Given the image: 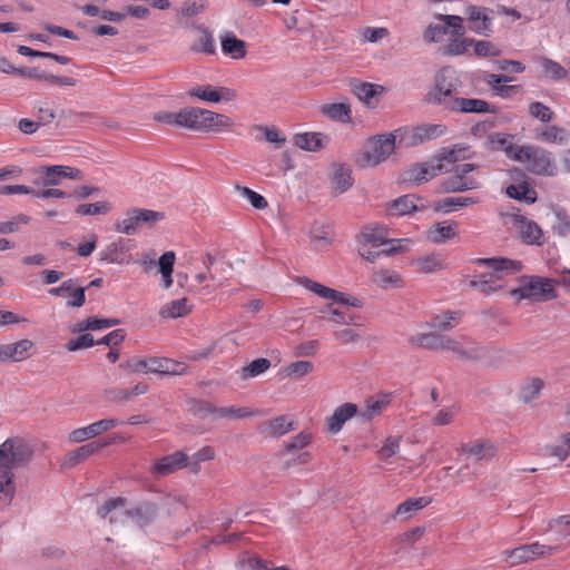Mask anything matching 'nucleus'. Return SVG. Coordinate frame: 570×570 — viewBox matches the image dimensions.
<instances>
[{"mask_svg": "<svg viewBox=\"0 0 570 570\" xmlns=\"http://www.w3.org/2000/svg\"><path fill=\"white\" fill-rule=\"evenodd\" d=\"M33 455V445L22 436L8 438L0 444V505H9L14 498L13 470L28 466Z\"/></svg>", "mask_w": 570, "mask_h": 570, "instance_id": "f257e3e1", "label": "nucleus"}, {"mask_svg": "<svg viewBox=\"0 0 570 570\" xmlns=\"http://www.w3.org/2000/svg\"><path fill=\"white\" fill-rule=\"evenodd\" d=\"M98 514L107 519L110 523H126L130 521L137 527H145L155 520L157 507L151 502H140L131 509H125L124 498H114L107 500L99 509Z\"/></svg>", "mask_w": 570, "mask_h": 570, "instance_id": "f03ea898", "label": "nucleus"}, {"mask_svg": "<svg viewBox=\"0 0 570 570\" xmlns=\"http://www.w3.org/2000/svg\"><path fill=\"white\" fill-rule=\"evenodd\" d=\"M515 154L514 160L525 164L527 169L539 176L553 177L558 174V167L551 151L534 145H524Z\"/></svg>", "mask_w": 570, "mask_h": 570, "instance_id": "7ed1b4c3", "label": "nucleus"}, {"mask_svg": "<svg viewBox=\"0 0 570 570\" xmlns=\"http://www.w3.org/2000/svg\"><path fill=\"white\" fill-rule=\"evenodd\" d=\"M395 149V136L379 135L370 138L365 144L363 151L358 156L357 163L362 167H374L385 161Z\"/></svg>", "mask_w": 570, "mask_h": 570, "instance_id": "20e7f679", "label": "nucleus"}, {"mask_svg": "<svg viewBox=\"0 0 570 570\" xmlns=\"http://www.w3.org/2000/svg\"><path fill=\"white\" fill-rule=\"evenodd\" d=\"M456 90V79L450 69L441 70L435 77L434 87L428 92L426 100L432 105L442 106L443 109H450Z\"/></svg>", "mask_w": 570, "mask_h": 570, "instance_id": "39448f33", "label": "nucleus"}, {"mask_svg": "<svg viewBox=\"0 0 570 570\" xmlns=\"http://www.w3.org/2000/svg\"><path fill=\"white\" fill-rule=\"evenodd\" d=\"M478 167L475 164L468 163L453 167L452 174L442 181L443 190L446 193H463L480 188V180L470 175Z\"/></svg>", "mask_w": 570, "mask_h": 570, "instance_id": "423d86ee", "label": "nucleus"}, {"mask_svg": "<svg viewBox=\"0 0 570 570\" xmlns=\"http://www.w3.org/2000/svg\"><path fill=\"white\" fill-rule=\"evenodd\" d=\"M510 295L518 301L530 299L534 302L548 301L554 297L552 282L543 277H531L518 288L510 291Z\"/></svg>", "mask_w": 570, "mask_h": 570, "instance_id": "0eeeda50", "label": "nucleus"}, {"mask_svg": "<svg viewBox=\"0 0 570 570\" xmlns=\"http://www.w3.org/2000/svg\"><path fill=\"white\" fill-rule=\"evenodd\" d=\"M558 550V547L541 544L533 542L530 544H523L514 549L503 551L502 556L505 562L511 567L533 561L540 557H547L553 554Z\"/></svg>", "mask_w": 570, "mask_h": 570, "instance_id": "6e6552de", "label": "nucleus"}, {"mask_svg": "<svg viewBox=\"0 0 570 570\" xmlns=\"http://www.w3.org/2000/svg\"><path fill=\"white\" fill-rule=\"evenodd\" d=\"M479 265H488L493 269V274L490 275V279H483L479 282H472L471 285L478 287L481 293L489 295L497 291V287H492L490 282L495 277L500 278V273H514L521 269L522 264L519 261H512L508 258H476L474 261Z\"/></svg>", "mask_w": 570, "mask_h": 570, "instance_id": "1a4fd4ad", "label": "nucleus"}, {"mask_svg": "<svg viewBox=\"0 0 570 570\" xmlns=\"http://www.w3.org/2000/svg\"><path fill=\"white\" fill-rule=\"evenodd\" d=\"M436 19L442 23H430L423 33V38L428 42H439L450 32L451 36H463V19L454 14H438Z\"/></svg>", "mask_w": 570, "mask_h": 570, "instance_id": "9d476101", "label": "nucleus"}, {"mask_svg": "<svg viewBox=\"0 0 570 570\" xmlns=\"http://www.w3.org/2000/svg\"><path fill=\"white\" fill-rule=\"evenodd\" d=\"M164 218V214L151 209H134L128 213L127 217L116 223L117 232L134 235L138 226L144 224H155Z\"/></svg>", "mask_w": 570, "mask_h": 570, "instance_id": "9b49d317", "label": "nucleus"}, {"mask_svg": "<svg viewBox=\"0 0 570 570\" xmlns=\"http://www.w3.org/2000/svg\"><path fill=\"white\" fill-rule=\"evenodd\" d=\"M440 350L451 351L462 360H485L489 358L491 352L490 348L476 343L462 346L458 341L448 335H442Z\"/></svg>", "mask_w": 570, "mask_h": 570, "instance_id": "f8f14e48", "label": "nucleus"}, {"mask_svg": "<svg viewBox=\"0 0 570 570\" xmlns=\"http://www.w3.org/2000/svg\"><path fill=\"white\" fill-rule=\"evenodd\" d=\"M465 14L471 31L484 37L492 33L493 10L485 7L469 6Z\"/></svg>", "mask_w": 570, "mask_h": 570, "instance_id": "ddd939ff", "label": "nucleus"}, {"mask_svg": "<svg viewBox=\"0 0 570 570\" xmlns=\"http://www.w3.org/2000/svg\"><path fill=\"white\" fill-rule=\"evenodd\" d=\"M449 169L444 164L433 159L432 161L420 163L411 166L404 173V179L406 181L414 183L416 185L428 181L441 173H449Z\"/></svg>", "mask_w": 570, "mask_h": 570, "instance_id": "4468645a", "label": "nucleus"}, {"mask_svg": "<svg viewBox=\"0 0 570 570\" xmlns=\"http://www.w3.org/2000/svg\"><path fill=\"white\" fill-rule=\"evenodd\" d=\"M448 127L443 124H421L406 130L407 145L417 146L444 136Z\"/></svg>", "mask_w": 570, "mask_h": 570, "instance_id": "2eb2a0df", "label": "nucleus"}, {"mask_svg": "<svg viewBox=\"0 0 570 570\" xmlns=\"http://www.w3.org/2000/svg\"><path fill=\"white\" fill-rule=\"evenodd\" d=\"M121 422L117 419H104L94 422L85 428H79L69 433V441L71 443H81L86 440L96 438L101 433L120 425Z\"/></svg>", "mask_w": 570, "mask_h": 570, "instance_id": "dca6fc26", "label": "nucleus"}, {"mask_svg": "<svg viewBox=\"0 0 570 570\" xmlns=\"http://www.w3.org/2000/svg\"><path fill=\"white\" fill-rule=\"evenodd\" d=\"M187 465L188 456L183 451H177L157 460L153 464L150 472L156 479H159L186 468Z\"/></svg>", "mask_w": 570, "mask_h": 570, "instance_id": "f3484780", "label": "nucleus"}, {"mask_svg": "<svg viewBox=\"0 0 570 570\" xmlns=\"http://www.w3.org/2000/svg\"><path fill=\"white\" fill-rule=\"evenodd\" d=\"M426 206L422 199L413 194L403 195L386 205V214L389 216L401 217L415 212L424 210Z\"/></svg>", "mask_w": 570, "mask_h": 570, "instance_id": "a211bd4d", "label": "nucleus"}, {"mask_svg": "<svg viewBox=\"0 0 570 570\" xmlns=\"http://www.w3.org/2000/svg\"><path fill=\"white\" fill-rule=\"evenodd\" d=\"M35 344L28 338L14 343L0 345V363L21 362L30 356V351Z\"/></svg>", "mask_w": 570, "mask_h": 570, "instance_id": "6ab92c4d", "label": "nucleus"}, {"mask_svg": "<svg viewBox=\"0 0 570 570\" xmlns=\"http://www.w3.org/2000/svg\"><path fill=\"white\" fill-rule=\"evenodd\" d=\"M330 183L333 194L341 195L347 191L354 184L351 167L346 164H333Z\"/></svg>", "mask_w": 570, "mask_h": 570, "instance_id": "aec40b11", "label": "nucleus"}, {"mask_svg": "<svg viewBox=\"0 0 570 570\" xmlns=\"http://www.w3.org/2000/svg\"><path fill=\"white\" fill-rule=\"evenodd\" d=\"M358 416V406L354 403H344L337 406L333 414L326 419V431L331 434L338 433L344 424L353 416Z\"/></svg>", "mask_w": 570, "mask_h": 570, "instance_id": "412c9836", "label": "nucleus"}, {"mask_svg": "<svg viewBox=\"0 0 570 570\" xmlns=\"http://www.w3.org/2000/svg\"><path fill=\"white\" fill-rule=\"evenodd\" d=\"M460 454L474 458L476 462L490 461L497 454L494 444L488 440H476L464 443L459 449Z\"/></svg>", "mask_w": 570, "mask_h": 570, "instance_id": "4be33fe9", "label": "nucleus"}, {"mask_svg": "<svg viewBox=\"0 0 570 570\" xmlns=\"http://www.w3.org/2000/svg\"><path fill=\"white\" fill-rule=\"evenodd\" d=\"M189 95L208 102L230 101L235 99V90L227 87L198 86L189 91Z\"/></svg>", "mask_w": 570, "mask_h": 570, "instance_id": "5701e85b", "label": "nucleus"}, {"mask_svg": "<svg viewBox=\"0 0 570 570\" xmlns=\"http://www.w3.org/2000/svg\"><path fill=\"white\" fill-rule=\"evenodd\" d=\"M391 400L392 395L390 393L367 397L364 402V406L358 409V417L363 422L371 421L382 414L391 403Z\"/></svg>", "mask_w": 570, "mask_h": 570, "instance_id": "b1692460", "label": "nucleus"}, {"mask_svg": "<svg viewBox=\"0 0 570 570\" xmlns=\"http://www.w3.org/2000/svg\"><path fill=\"white\" fill-rule=\"evenodd\" d=\"M449 111L466 114H494L495 107L491 106L489 102L482 99L458 97L454 101H452Z\"/></svg>", "mask_w": 570, "mask_h": 570, "instance_id": "393cba45", "label": "nucleus"}, {"mask_svg": "<svg viewBox=\"0 0 570 570\" xmlns=\"http://www.w3.org/2000/svg\"><path fill=\"white\" fill-rule=\"evenodd\" d=\"M294 430L293 422L286 415L262 422L257 431L264 438H281Z\"/></svg>", "mask_w": 570, "mask_h": 570, "instance_id": "a878e982", "label": "nucleus"}, {"mask_svg": "<svg viewBox=\"0 0 570 570\" xmlns=\"http://www.w3.org/2000/svg\"><path fill=\"white\" fill-rule=\"evenodd\" d=\"M456 236L458 224L450 220L435 223L426 230V239L438 245L444 244Z\"/></svg>", "mask_w": 570, "mask_h": 570, "instance_id": "bb28decb", "label": "nucleus"}, {"mask_svg": "<svg viewBox=\"0 0 570 570\" xmlns=\"http://www.w3.org/2000/svg\"><path fill=\"white\" fill-rule=\"evenodd\" d=\"M208 109L187 107L181 109V126L191 130L206 131Z\"/></svg>", "mask_w": 570, "mask_h": 570, "instance_id": "cd10ccee", "label": "nucleus"}, {"mask_svg": "<svg viewBox=\"0 0 570 570\" xmlns=\"http://www.w3.org/2000/svg\"><path fill=\"white\" fill-rule=\"evenodd\" d=\"M164 357H131L120 366L134 373H161Z\"/></svg>", "mask_w": 570, "mask_h": 570, "instance_id": "c85d7f7f", "label": "nucleus"}, {"mask_svg": "<svg viewBox=\"0 0 570 570\" xmlns=\"http://www.w3.org/2000/svg\"><path fill=\"white\" fill-rule=\"evenodd\" d=\"M109 443L110 442L106 441H94L81 445L66 455L63 465L69 468L75 466L100 451L102 448L107 446Z\"/></svg>", "mask_w": 570, "mask_h": 570, "instance_id": "c756f323", "label": "nucleus"}, {"mask_svg": "<svg viewBox=\"0 0 570 570\" xmlns=\"http://www.w3.org/2000/svg\"><path fill=\"white\" fill-rule=\"evenodd\" d=\"M487 144L490 148L495 150H502L507 157L514 160L515 154H520L519 150L522 146L514 145L512 142V136L503 132H492L487 138Z\"/></svg>", "mask_w": 570, "mask_h": 570, "instance_id": "7c9ffc66", "label": "nucleus"}, {"mask_svg": "<svg viewBox=\"0 0 570 570\" xmlns=\"http://www.w3.org/2000/svg\"><path fill=\"white\" fill-rule=\"evenodd\" d=\"M472 154L470 153V146L465 144H455L450 148H443L435 157L439 163L444 164L449 169L450 165H454L456 161L470 159Z\"/></svg>", "mask_w": 570, "mask_h": 570, "instance_id": "2f4dec72", "label": "nucleus"}, {"mask_svg": "<svg viewBox=\"0 0 570 570\" xmlns=\"http://www.w3.org/2000/svg\"><path fill=\"white\" fill-rule=\"evenodd\" d=\"M416 271L423 274L436 273L446 267L445 258L440 253H432L417 257L412 262Z\"/></svg>", "mask_w": 570, "mask_h": 570, "instance_id": "473e14b6", "label": "nucleus"}, {"mask_svg": "<svg viewBox=\"0 0 570 570\" xmlns=\"http://www.w3.org/2000/svg\"><path fill=\"white\" fill-rule=\"evenodd\" d=\"M534 134L537 139L547 144L557 145H566L570 137L566 128L556 125L538 128L534 130Z\"/></svg>", "mask_w": 570, "mask_h": 570, "instance_id": "72a5a7b5", "label": "nucleus"}, {"mask_svg": "<svg viewBox=\"0 0 570 570\" xmlns=\"http://www.w3.org/2000/svg\"><path fill=\"white\" fill-rule=\"evenodd\" d=\"M372 282L382 289L401 288L404 286L402 276L393 269H377L372 273Z\"/></svg>", "mask_w": 570, "mask_h": 570, "instance_id": "f704fd0d", "label": "nucleus"}, {"mask_svg": "<svg viewBox=\"0 0 570 570\" xmlns=\"http://www.w3.org/2000/svg\"><path fill=\"white\" fill-rule=\"evenodd\" d=\"M518 228L521 239L528 245H541L543 233L540 226L530 219L520 217L518 220Z\"/></svg>", "mask_w": 570, "mask_h": 570, "instance_id": "c9c22d12", "label": "nucleus"}, {"mask_svg": "<svg viewBox=\"0 0 570 570\" xmlns=\"http://www.w3.org/2000/svg\"><path fill=\"white\" fill-rule=\"evenodd\" d=\"M35 173L37 178L35 184L38 186H58L61 184L62 176L60 175L59 165H47L38 167Z\"/></svg>", "mask_w": 570, "mask_h": 570, "instance_id": "e433bc0d", "label": "nucleus"}, {"mask_svg": "<svg viewBox=\"0 0 570 570\" xmlns=\"http://www.w3.org/2000/svg\"><path fill=\"white\" fill-rule=\"evenodd\" d=\"M222 50L233 59H242L246 56V42L233 33H225L220 37Z\"/></svg>", "mask_w": 570, "mask_h": 570, "instance_id": "4c0bfd02", "label": "nucleus"}, {"mask_svg": "<svg viewBox=\"0 0 570 570\" xmlns=\"http://www.w3.org/2000/svg\"><path fill=\"white\" fill-rule=\"evenodd\" d=\"M431 501L432 500L429 497L410 498L397 505L394 517H400L402 520H407L416 511L429 505Z\"/></svg>", "mask_w": 570, "mask_h": 570, "instance_id": "58836bf2", "label": "nucleus"}, {"mask_svg": "<svg viewBox=\"0 0 570 570\" xmlns=\"http://www.w3.org/2000/svg\"><path fill=\"white\" fill-rule=\"evenodd\" d=\"M461 312L446 311L442 314L435 315L429 322V326L438 331H449L459 324Z\"/></svg>", "mask_w": 570, "mask_h": 570, "instance_id": "ea45409f", "label": "nucleus"}, {"mask_svg": "<svg viewBox=\"0 0 570 570\" xmlns=\"http://www.w3.org/2000/svg\"><path fill=\"white\" fill-rule=\"evenodd\" d=\"M442 335L436 332L416 333L410 336L409 342L417 347L439 351L441 346Z\"/></svg>", "mask_w": 570, "mask_h": 570, "instance_id": "a19ab883", "label": "nucleus"}, {"mask_svg": "<svg viewBox=\"0 0 570 570\" xmlns=\"http://www.w3.org/2000/svg\"><path fill=\"white\" fill-rule=\"evenodd\" d=\"M361 236L363 240L373 247H380L389 236V228L384 225H367L363 227Z\"/></svg>", "mask_w": 570, "mask_h": 570, "instance_id": "79ce46f5", "label": "nucleus"}, {"mask_svg": "<svg viewBox=\"0 0 570 570\" xmlns=\"http://www.w3.org/2000/svg\"><path fill=\"white\" fill-rule=\"evenodd\" d=\"M294 145L303 150L316 151L323 146V136L320 132H304L294 136Z\"/></svg>", "mask_w": 570, "mask_h": 570, "instance_id": "37998d69", "label": "nucleus"}, {"mask_svg": "<svg viewBox=\"0 0 570 570\" xmlns=\"http://www.w3.org/2000/svg\"><path fill=\"white\" fill-rule=\"evenodd\" d=\"M353 94L364 104L370 105L372 98H374L376 95L381 94L383 91L382 86L368 83V82H361V81H354L351 83Z\"/></svg>", "mask_w": 570, "mask_h": 570, "instance_id": "c03bdc74", "label": "nucleus"}, {"mask_svg": "<svg viewBox=\"0 0 570 570\" xmlns=\"http://www.w3.org/2000/svg\"><path fill=\"white\" fill-rule=\"evenodd\" d=\"M324 116L330 119L337 120L341 122L351 121V108L348 105L343 102L324 105L321 108Z\"/></svg>", "mask_w": 570, "mask_h": 570, "instance_id": "a18cd8bd", "label": "nucleus"}, {"mask_svg": "<svg viewBox=\"0 0 570 570\" xmlns=\"http://www.w3.org/2000/svg\"><path fill=\"white\" fill-rule=\"evenodd\" d=\"M189 312L190 308L187 305V299L179 298L164 305L159 311V315L164 318H178L186 316Z\"/></svg>", "mask_w": 570, "mask_h": 570, "instance_id": "49530a36", "label": "nucleus"}, {"mask_svg": "<svg viewBox=\"0 0 570 570\" xmlns=\"http://www.w3.org/2000/svg\"><path fill=\"white\" fill-rule=\"evenodd\" d=\"M233 126L234 121L228 116L208 110L206 131L222 132L224 130H230Z\"/></svg>", "mask_w": 570, "mask_h": 570, "instance_id": "de8ad7c7", "label": "nucleus"}, {"mask_svg": "<svg viewBox=\"0 0 570 570\" xmlns=\"http://www.w3.org/2000/svg\"><path fill=\"white\" fill-rule=\"evenodd\" d=\"M320 318L326 320L337 325H348L354 322V316L351 314H345L344 312L333 308L332 305H325L320 309Z\"/></svg>", "mask_w": 570, "mask_h": 570, "instance_id": "09e8293b", "label": "nucleus"}, {"mask_svg": "<svg viewBox=\"0 0 570 570\" xmlns=\"http://www.w3.org/2000/svg\"><path fill=\"white\" fill-rule=\"evenodd\" d=\"M507 194L511 198L523 200L528 204H532L537 199L535 190L530 188L527 184L510 185L507 188Z\"/></svg>", "mask_w": 570, "mask_h": 570, "instance_id": "8fccbe9b", "label": "nucleus"}, {"mask_svg": "<svg viewBox=\"0 0 570 570\" xmlns=\"http://www.w3.org/2000/svg\"><path fill=\"white\" fill-rule=\"evenodd\" d=\"M196 29L202 32V36L199 37L198 41L193 45L191 50L207 55L215 53L216 48L212 33L204 26H196Z\"/></svg>", "mask_w": 570, "mask_h": 570, "instance_id": "3c124183", "label": "nucleus"}, {"mask_svg": "<svg viewBox=\"0 0 570 570\" xmlns=\"http://www.w3.org/2000/svg\"><path fill=\"white\" fill-rule=\"evenodd\" d=\"M271 366V361L265 357H259L252 361L248 365L242 367L240 376L243 380L256 377L265 373Z\"/></svg>", "mask_w": 570, "mask_h": 570, "instance_id": "603ef678", "label": "nucleus"}, {"mask_svg": "<svg viewBox=\"0 0 570 570\" xmlns=\"http://www.w3.org/2000/svg\"><path fill=\"white\" fill-rule=\"evenodd\" d=\"M111 210V205L106 202H96L91 204H81L76 207L75 213L81 216H95V215H106Z\"/></svg>", "mask_w": 570, "mask_h": 570, "instance_id": "864d4df0", "label": "nucleus"}, {"mask_svg": "<svg viewBox=\"0 0 570 570\" xmlns=\"http://www.w3.org/2000/svg\"><path fill=\"white\" fill-rule=\"evenodd\" d=\"M473 39L465 38L463 36H451L445 47V53L451 56H460L468 51L472 47Z\"/></svg>", "mask_w": 570, "mask_h": 570, "instance_id": "5fc2aeb1", "label": "nucleus"}, {"mask_svg": "<svg viewBox=\"0 0 570 570\" xmlns=\"http://www.w3.org/2000/svg\"><path fill=\"white\" fill-rule=\"evenodd\" d=\"M539 61L546 77L553 80H560L568 76L566 68H563L559 62L549 58H540Z\"/></svg>", "mask_w": 570, "mask_h": 570, "instance_id": "6e6d98bb", "label": "nucleus"}, {"mask_svg": "<svg viewBox=\"0 0 570 570\" xmlns=\"http://www.w3.org/2000/svg\"><path fill=\"white\" fill-rule=\"evenodd\" d=\"M476 203H478V199L474 197H466V196L446 197L439 203L438 208L443 209L445 212H451V210H456L462 207L474 205Z\"/></svg>", "mask_w": 570, "mask_h": 570, "instance_id": "4d7b16f0", "label": "nucleus"}, {"mask_svg": "<svg viewBox=\"0 0 570 570\" xmlns=\"http://www.w3.org/2000/svg\"><path fill=\"white\" fill-rule=\"evenodd\" d=\"M314 365L309 361H296L284 367L283 372L286 376L302 379L313 372Z\"/></svg>", "mask_w": 570, "mask_h": 570, "instance_id": "13d9d810", "label": "nucleus"}, {"mask_svg": "<svg viewBox=\"0 0 570 570\" xmlns=\"http://www.w3.org/2000/svg\"><path fill=\"white\" fill-rule=\"evenodd\" d=\"M298 284L325 299H332V297H335L336 295L335 289L324 286L307 277L298 278Z\"/></svg>", "mask_w": 570, "mask_h": 570, "instance_id": "bf43d9fd", "label": "nucleus"}, {"mask_svg": "<svg viewBox=\"0 0 570 570\" xmlns=\"http://www.w3.org/2000/svg\"><path fill=\"white\" fill-rule=\"evenodd\" d=\"M235 190L243 198H246L255 209H265L268 204L267 200L256 191L248 187L235 185Z\"/></svg>", "mask_w": 570, "mask_h": 570, "instance_id": "052dcab7", "label": "nucleus"}, {"mask_svg": "<svg viewBox=\"0 0 570 570\" xmlns=\"http://www.w3.org/2000/svg\"><path fill=\"white\" fill-rule=\"evenodd\" d=\"M253 414H254V412L247 407H235V406L216 407L215 406V410H214V415L216 417H227L230 420L245 419Z\"/></svg>", "mask_w": 570, "mask_h": 570, "instance_id": "680f3d73", "label": "nucleus"}, {"mask_svg": "<svg viewBox=\"0 0 570 570\" xmlns=\"http://www.w3.org/2000/svg\"><path fill=\"white\" fill-rule=\"evenodd\" d=\"M529 115L544 124L550 122L554 117V112L551 108L540 101H534L529 105Z\"/></svg>", "mask_w": 570, "mask_h": 570, "instance_id": "e2e57ef3", "label": "nucleus"}, {"mask_svg": "<svg viewBox=\"0 0 570 570\" xmlns=\"http://www.w3.org/2000/svg\"><path fill=\"white\" fill-rule=\"evenodd\" d=\"M215 458V450L212 446H204L199 451H197L190 460H188V465L193 473H198L200 469V463L205 461H210Z\"/></svg>", "mask_w": 570, "mask_h": 570, "instance_id": "0e129e2a", "label": "nucleus"}, {"mask_svg": "<svg viewBox=\"0 0 570 570\" xmlns=\"http://www.w3.org/2000/svg\"><path fill=\"white\" fill-rule=\"evenodd\" d=\"M401 441L402 436L400 435L389 436L377 452L379 458L385 461L395 455L400 450Z\"/></svg>", "mask_w": 570, "mask_h": 570, "instance_id": "69168bd1", "label": "nucleus"}, {"mask_svg": "<svg viewBox=\"0 0 570 570\" xmlns=\"http://www.w3.org/2000/svg\"><path fill=\"white\" fill-rule=\"evenodd\" d=\"M206 7V0H185L178 12L179 16L191 18L200 14Z\"/></svg>", "mask_w": 570, "mask_h": 570, "instance_id": "338daca9", "label": "nucleus"}, {"mask_svg": "<svg viewBox=\"0 0 570 570\" xmlns=\"http://www.w3.org/2000/svg\"><path fill=\"white\" fill-rule=\"evenodd\" d=\"M472 47L478 57H497L501 53L500 49L494 43L487 40L473 39Z\"/></svg>", "mask_w": 570, "mask_h": 570, "instance_id": "774afa93", "label": "nucleus"}]
</instances>
